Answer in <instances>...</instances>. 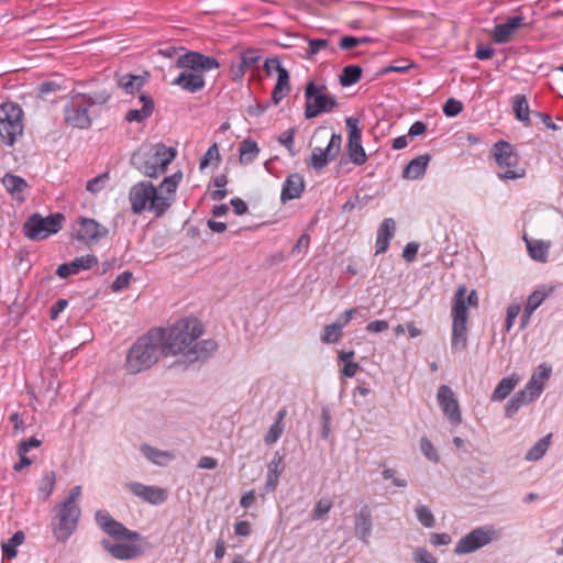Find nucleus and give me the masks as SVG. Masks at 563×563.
Returning a JSON list of instances; mask_svg holds the SVG:
<instances>
[{"label": "nucleus", "instance_id": "f257e3e1", "mask_svg": "<svg viewBox=\"0 0 563 563\" xmlns=\"http://www.w3.org/2000/svg\"><path fill=\"white\" fill-rule=\"evenodd\" d=\"M165 357H181L195 362L216 351L212 340H200L203 325L197 318H184L167 328L153 329Z\"/></svg>", "mask_w": 563, "mask_h": 563}, {"label": "nucleus", "instance_id": "f03ea898", "mask_svg": "<svg viewBox=\"0 0 563 563\" xmlns=\"http://www.w3.org/2000/svg\"><path fill=\"white\" fill-rule=\"evenodd\" d=\"M183 177V172L177 170L165 177L157 187L151 181H140L133 185L129 191L132 211L137 214L148 212L155 218L164 216L175 201L176 191Z\"/></svg>", "mask_w": 563, "mask_h": 563}, {"label": "nucleus", "instance_id": "7ed1b4c3", "mask_svg": "<svg viewBox=\"0 0 563 563\" xmlns=\"http://www.w3.org/2000/svg\"><path fill=\"white\" fill-rule=\"evenodd\" d=\"M96 521L106 533L117 539L102 541L104 550L114 559L129 561L136 559L144 553V547L141 543V536L115 521L108 511H97Z\"/></svg>", "mask_w": 563, "mask_h": 563}, {"label": "nucleus", "instance_id": "20e7f679", "mask_svg": "<svg viewBox=\"0 0 563 563\" xmlns=\"http://www.w3.org/2000/svg\"><path fill=\"white\" fill-rule=\"evenodd\" d=\"M219 62L211 56L199 52H186L176 58L175 67L184 69L172 80V85L180 87L184 91L195 93L206 86L205 71L219 68Z\"/></svg>", "mask_w": 563, "mask_h": 563}, {"label": "nucleus", "instance_id": "39448f33", "mask_svg": "<svg viewBox=\"0 0 563 563\" xmlns=\"http://www.w3.org/2000/svg\"><path fill=\"white\" fill-rule=\"evenodd\" d=\"M174 147L162 143L142 145L132 156L135 167L150 178H157L167 170L168 165L176 157Z\"/></svg>", "mask_w": 563, "mask_h": 563}, {"label": "nucleus", "instance_id": "423d86ee", "mask_svg": "<svg viewBox=\"0 0 563 563\" xmlns=\"http://www.w3.org/2000/svg\"><path fill=\"white\" fill-rule=\"evenodd\" d=\"M162 356L158 336L153 330L141 336L129 350L125 360V371L129 374H139L151 368Z\"/></svg>", "mask_w": 563, "mask_h": 563}, {"label": "nucleus", "instance_id": "0eeeda50", "mask_svg": "<svg viewBox=\"0 0 563 563\" xmlns=\"http://www.w3.org/2000/svg\"><path fill=\"white\" fill-rule=\"evenodd\" d=\"M477 306V296L474 290L466 295V287H459L452 307V339L451 349L460 352L467 346L468 309Z\"/></svg>", "mask_w": 563, "mask_h": 563}, {"label": "nucleus", "instance_id": "6e6552de", "mask_svg": "<svg viewBox=\"0 0 563 563\" xmlns=\"http://www.w3.org/2000/svg\"><path fill=\"white\" fill-rule=\"evenodd\" d=\"M81 496V486H74L68 497L59 505L53 527L54 536L58 541L65 542L76 530L80 517L78 501Z\"/></svg>", "mask_w": 563, "mask_h": 563}, {"label": "nucleus", "instance_id": "1a4fd4ad", "mask_svg": "<svg viewBox=\"0 0 563 563\" xmlns=\"http://www.w3.org/2000/svg\"><path fill=\"white\" fill-rule=\"evenodd\" d=\"M492 155L497 164V175L501 179L515 180L526 176V167L521 164L514 145L498 141L492 147Z\"/></svg>", "mask_w": 563, "mask_h": 563}, {"label": "nucleus", "instance_id": "9d476101", "mask_svg": "<svg viewBox=\"0 0 563 563\" xmlns=\"http://www.w3.org/2000/svg\"><path fill=\"white\" fill-rule=\"evenodd\" d=\"M498 537V530L494 526L477 527L456 542L454 553L457 555L473 553L497 540Z\"/></svg>", "mask_w": 563, "mask_h": 563}, {"label": "nucleus", "instance_id": "9b49d317", "mask_svg": "<svg viewBox=\"0 0 563 563\" xmlns=\"http://www.w3.org/2000/svg\"><path fill=\"white\" fill-rule=\"evenodd\" d=\"M63 220L59 213L46 218L34 214L24 224V233L31 240L46 239L60 230Z\"/></svg>", "mask_w": 563, "mask_h": 563}, {"label": "nucleus", "instance_id": "f8f14e48", "mask_svg": "<svg viewBox=\"0 0 563 563\" xmlns=\"http://www.w3.org/2000/svg\"><path fill=\"white\" fill-rule=\"evenodd\" d=\"M151 79L150 71L141 74H124L117 79L118 86L128 95H137L139 101L143 106H154V99L151 93L144 89Z\"/></svg>", "mask_w": 563, "mask_h": 563}, {"label": "nucleus", "instance_id": "ddd939ff", "mask_svg": "<svg viewBox=\"0 0 563 563\" xmlns=\"http://www.w3.org/2000/svg\"><path fill=\"white\" fill-rule=\"evenodd\" d=\"M23 133L22 108H0V136L13 145L16 137Z\"/></svg>", "mask_w": 563, "mask_h": 563}, {"label": "nucleus", "instance_id": "4468645a", "mask_svg": "<svg viewBox=\"0 0 563 563\" xmlns=\"http://www.w3.org/2000/svg\"><path fill=\"white\" fill-rule=\"evenodd\" d=\"M553 373L552 365L543 362L539 364L531 373L527 384L521 389L523 397L534 402L545 389Z\"/></svg>", "mask_w": 563, "mask_h": 563}, {"label": "nucleus", "instance_id": "2eb2a0df", "mask_svg": "<svg viewBox=\"0 0 563 563\" xmlns=\"http://www.w3.org/2000/svg\"><path fill=\"white\" fill-rule=\"evenodd\" d=\"M438 405L450 424L456 427L462 423V412L459 399L448 385L439 386L437 390Z\"/></svg>", "mask_w": 563, "mask_h": 563}, {"label": "nucleus", "instance_id": "dca6fc26", "mask_svg": "<svg viewBox=\"0 0 563 563\" xmlns=\"http://www.w3.org/2000/svg\"><path fill=\"white\" fill-rule=\"evenodd\" d=\"M267 75L277 73L276 85L272 92V100L279 103L290 92L289 71L280 64L277 57L267 58L264 63Z\"/></svg>", "mask_w": 563, "mask_h": 563}, {"label": "nucleus", "instance_id": "f3484780", "mask_svg": "<svg viewBox=\"0 0 563 563\" xmlns=\"http://www.w3.org/2000/svg\"><path fill=\"white\" fill-rule=\"evenodd\" d=\"M358 123V119L356 118L351 117L346 119V128L349 131L347 155L353 164L361 166L366 163L367 155L362 145V130Z\"/></svg>", "mask_w": 563, "mask_h": 563}, {"label": "nucleus", "instance_id": "a211bd4d", "mask_svg": "<svg viewBox=\"0 0 563 563\" xmlns=\"http://www.w3.org/2000/svg\"><path fill=\"white\" fill-rule=\"evenodd\" d=\"M74 235L84 243H92L108 234V229L93 219L80 218L73 225Z\"/></svg>", "mask_w": 563, "mask_h": 563}, {"label": "nucleus", "instance_id": "6ab92c4d", "mask_svg": "<svg viewBox=\"0 0 563 563\" xmlns=\"http://www.w3.org/2000/svg\"><path fill=\"white\" fill-rule=\"evenodd\" d=\"M305 106H338L336 99L328 87L316 80H310L305 87Z\"/></svg>", "mask_w": 563, "mask_h": 563}, {"label": "nucleus", "instance_id": "aec40b11", "mask_svg": "<svg viewBox=\"0 0 563 563\" xmlns=\"http://www.w3.org/2000/svg\"><path fill=\"white\" fill-rule=\"evenodd\" d=\"M357 309L344 311L334 322L325 325L322 330L320 340L325 344H332L340 341L343 329L354 318Z\"/></svg>", "mask_w": 563, "mask_h": 563}, {"label": "nucleus", "instance_id": "412c9836", "mask_svg": "<svg viewBox=\"0 0 563 563\" xmlns=\"http://www.w3.org/2000/svg\"><path fill=\"white\" fill-rule=\"evenodd\" d=\"M128 488L132 494L152 505L163 504L168 497L167 490L158 486L133 482L128 484Z\"/></svg>", "mask_w": 563, "mask_h": 563}, {"label": "nucleus", "instance_id": "4be33fe9", "mask_svg": "<svg viewBox=\"0 0 563 563\" xmlns=\"http://www.w3.org/2000/svg\"><path fill=\"white\" fill-rule=\"evenodd\" d=\"M342 139L338 134H332L325 150L317 147L312 151L310 164L316 169H321L332 161L340 152Z\"/></svg>", "mask_w": 563, "mask_h": 563}, {"label": "nucleus", "instance_id": "5701e85b", "mask_svg": "<svg viewBox=\"0 0 563 563\" xmlns=\"http://www.w3.org/2000/svg\"><path fill=\"white\" fill-rule=\"evenodd\" d=\"M71 81L66 78L58 77L56 79L47 80L38 86V93L43 98L51 93L56 95L53 99H43L45 102H57L58 99L66 97L69 93Z\"/></svg>", "mask_w": 563, "mask_h": 563}, {"label": "nucleus", "instance_id": "b1692460", "mask_svg": "<svg viewBox=\"0 0 563 563\" xmlns=\"http://www.w3.org/2000/svg\"><path fill=\"white\" fill-rule=\"evenodd\" d=\"M1 183L12 199L20 202L25 200L30 186L24 178L8 173L2 177Z\"/></svg>", "mask_w": 563, "mask_h": 563}, {"label": "nucleus", "instance_id": "393cba45", "mask_svg": "<svg viewBox=\"0 0 563 563\" xmlns=\"http://www.w3.org/2000/svg\"><path fill=\"white\" fill-rule=\"evenodd\" d=\"M525 18L522 15H515L509 18L505 23L496 24L493 30V38L498 44L507 43L511 34L523 25Z\"/></svg>", "mask_w": 563, "mask_h": 563}, {"label": "nucleus", "instance_id": "a878e982", "mask_svg": "<svg viewBox=\"0 0 563 563\" xmlns=\"http://www.w3.org/2000/svg\"><path fill=\"white\" fill-rule=\"evenodd\" d=\"M98 263L95 255L88 254L85 256L76 257L74 261L67 264H63L57 268V275L62 278H66L70 275L78 274L81 271L91 268Z\"/></svg>", "mask_w": 563, "mask_h": 563}, {"label": "nucleus", "instance_id": "bb28decb", "mask_svg": "<svg viewBox=\"0 0 563 563\" xmlns=\"http://www.w3.org/2000/svg\"><path fill=\"white\" fill-rule=\"evenodd\" d=\"M396 223L394 219L386 218L380 223L375 242V254H383L387 251L390 240L394 238Z\"/></svg>", "mask_w": 563, "mask_h": 563}, {"label": "nucleus", "instance_id": "cd10ccee", "mask_svg": "<svg viewBox=\"0 0 563 563\" xmlns=\"http://www.w3.org/2000/svg\"><path fill=\"white\" fill-rule=\"evenodd\" d=\"M140 452L148 461L159 466H165L175 459V454L173 451L161 450L150 444H142L140 446Z\"/></svg>", "mask_w": 563, "mask_h": 563}, {"label": "nucleus", "instance_id": "c85d7f7f", "mask_svg": "<svg viewBox=\"0 0 563 563\" xmlns=\"http://www.w3.org/2000/svg\"><path fill=\"white\" fill-rule=\"evenodd\" d=\"M430 162V156L428 154L420 155L413 159H411L406 168L402 172V177L409 180H416L423 177L426 174L427 167Z\"/></svg>", "mask_w": 563, "mask_h": 563}, {"label": "nucleus", "instance_id": "c756f323", "mask_svg": "<svg viewBox=\"0 0 563 563\" xmlns=\"http://www.w3.org/2000/svg\"><path fill=\"white\" fill-rule=\"evenodd\" d=\"M305 188L303 178L299 174H292L287 177L282 190V200H292L298 198Z\"/></svg>", "mask_w": 563, "mask_h": 563}, {"label": "nucleus", "instance_id": "7c9ffc66", "mask_svg": "<svg viewBox=\"0 0 563 563\" xmlns=\"http://www.w3.org/2000/svg\"><path fill=\"white\" fill-rule=\"evenodd\" d=\"M519 380L520 377L517 374H511L507 377H504L493 390L490 395L492 401H503L506 399L516 388Z\"/></svg>", "mask_w": 563, "mask_h": 563}, {"label": "nucleus", "instance_id": "2f4dec72", "mask_svg": "<svg viewBox=\"0 0 563 563\" xmlns=\"http://www.w3.org/2000/svg\"><path fill=\"white\" fill-rule=\"evenodd\" d=\"M65 120L69 125L79 129H87L91 124L87 108H66Z\"/></svg>", "mask_w": 563, "mask_h": 563}, {"label": "nucleus", "instance_id": "473e14b6", "mask_svg": "<svg viewBox=\"0 0 563 563\" xmlns=\"http://www.w3.org/2000/svg\"><path fill=\"white\" fill-rule=\"evenodd\" d=\"M372 533V519L368 510L362 509L355 517V536L367 543Z\"/></svg>", "mask_w": 563, "mask_h": 563}, {"label": "nucleus", "instance_id": "72a5a7b5", "mask_svg": "<svg viewBox=\"0 0 563 563\" xmlns=\"http://www.w3.org/2000/svg\"><path fill=\"white\" fill-rule=\"evenodd\" d=\"M553 285H540L528 297L526 306L529 309L537 310L543 301L554 291Z\"/></svg>", "mask_w": 563, "mask_h": 563}, {"label": "nucleus", "instance_id": "f704fd0d", "mask_svg": "<svg viewBox=\"0 0 563 563\" xmlns=\"http://www.w3.org/2000/svg\"><path fill=\"white\" fill-rule=\"evenodd\" d=\"M552 434L549 433L538 440L526 453L525 460L528 462H536L541 460L548 452L551 445Z\"/></svg>", "mask_w": 563, "mask_h": 563}, {"label": "nucleus", "instance_id": "c9c22d12", "mask_svg": "<svg viewBox=\"0 0 563 563\" xmlns=\"http://www.w3.org/2000/svg\"><path fill=\"white\" fill-rule=\"evenodd\" d=\"M529 255L532 260L544 263L548 260L550 242L541 240H526Z\"/></svg>", "mask_w": 563, "mask_h": 563}, {"label": "nucleus", "instance_id": "e433bc0d", "mask_svg": "<svg viewBox=\"0 0 563 563\" xmlns=\"http://www.w3.org/2000/svg\"><path fill=\"white\" fill-rule=\"evenodd\" d=\"M240 163L242 165H249L253 163L260 154V147L257 143L251 139H245L240 144Z\"/></svg>", "mask_w": 563, "mask_h": 563}, {"label": "nucleus", "instance_id": "4c0bfd02", "mask_svg": "<svg viewBox=\"0 0 563 563\" xmlns=\"http://www.w3.org/2000/svg\"><path fill=\"white\" fill-rule=\"evenodd\" d=\"M354 354V351L339 352V361L343 365L340 373L343 377L351 378L355 376L360 369V364L353 361Z\"/></svg>", "mask_w": 563, "mask_h": 563}, {"label": "nucleus", "instance_id": "58836bf2", "mask_svg": "<svg viewBox=\"0 0 563 563\" xmlns=\"http://www.w3.org/2000/svg\"><path fill=\"white\" fill-rule=\"evenodd\" d=\"M362 76V68L358 65H347L342 69L340 75V84L349 87L356 84Z\"/></svg>", "mask_w": 563, "mask_h": 563}, {"label": "nucleus", "instance_id": "ea45409f", "mask_svg": "<svg viewBox=\"0 0 563 563\" xmlns=\"http://www.w3.org/2000/svg\"><path fill=\"white\" fill-rule=\"evenodd\" d=\"M24 541V533L22 531L15 532L8 541L2 543L3 556L12 560L16 556V548Z\"/></svg>", "mask_w": 563, "mask_h": 563}, {"label": "nucleus", "instance_id": "a19ab883", "mask_svg": "<svg viewBox=\"0 0 563 563\" xmlns=\"http://www.w3.org/2000/svg\"><path fill=\"white\" fill-rule=\"evenodd\" d=\"M285 411H279L276 417V421L271 426L269 430L265 435V442L268 445L274 444L284 432V420Z\"/></svg>", "mask_w": 563, "mask_h": 563}, {"label": "nucleus", "instance_id": "79ce46f5", "mask_svg": "<svg viewBox=\"0 0 563 563\" xmlns=\"http://www.w3.org/2000/svg\"><path fill=\"white\" fill-rule=\"evenodd\" d=\"M419 448L421 453L424 455V457L432 462V463H439L440 455L437 450V448L433 445V443L427 438L421 437L419 440Z\"/></svg>", "mask_w": 563, "mask_h": 563}, {"label": "nucleus", "instance_id": "37998d69", "mask_svg": "<svg viewBox=\"0 0 563 563\" xmlns=\"http://www.w3.org/2000/svg\"><path fill=\"white\" fill-rule=\"evenodd\" d=\"M220 162V153L217 143L212 144L200 161L199 168L205 170L210 166H217Z\"/></svg>", "mask_w": 563, "mask_h": 563}, {"label": "nucleus", "instance_id": "c03bdc74", "mask_svg": "<svg viewBox=\"0 0 563 563\" xmlns=\"http://www.w3.org/2000/svg\"><path fill=\"white\" fill-rule=\"evenodd\" d=\"M523 395V391L520 390L507 402L505 407V413L507 417L514 416L521 406L532 404V401L528 400Z\"/></svg>", "mask_w": 563, "mask_h": 563}, {"label": "nucleus", "instance_id": "a18cd8bd", "mask_svg": "<svg viewBox=\"0 0 563 563\" xmlns=\"http://www.w3.org/2000/svg\"><path fill=\"white\" fill-rule=\"evenodd\" d=\"M416 516L419 522L426 528L434 527L435 519L431 510L427 506H418L416 507Z\"/></svg>", "mask_w": 563, "mask_h": 563}, {"label": "nucleus", "instance_id": "49530a36", "mask_svg": "<svg viewBox=\"0 0 563 563\" xmlns=\"http://www.w3.org/2000/svg\"><path fill=\"white\" fill-rule=\"evenodd\" d=\"M261 58L262 56L257 49L250 48L243 52L239 59L242 62L243 66L251 69L253 67H257V63Z\"/></svg>", "mask_w": 563, "mask_h": 563}, {"label": "nucleus", "instance_id": "de8ad7c7", "mask_svg": "<svg viewBox=\"0 0 563 563\" xmlns=\"http://www.w3.org/2000/svg\"><path fill=\"white\" fill-rule=\"evenodd\" d=\"M108 180V174L99 175L87 183L86 189L93 195L99 194L106 188Z\"/></svg>", "mask_w": 563, "mask_h": 563}, {"label": "nucleus", "instance_id": "09e8293b", "mask_svg": "<svg viewBox=\"0 0 563 563\" xmlns=\"http://www.w3.org/2000/svg\"><path fill=\"white\" fill-rule=\"evenodd\" d=\"M332 508V501L329 498H321L316 504L311 517L313 520L323 518Z\"/></svg>", "mask_w": 563, "mask_h": 563}, {"label": "nucleus", "instance_id": "8fccbe9b", "mask_svg": "<svg viewBox=\"0 0 563 563\" xmlns=\"http://www.w3.org/2000/svg\"><path fill=\"white\" fill-rule=\"evenodd\" d=\"M54 486L55 475L53 472H48L43 475L38 490L44 496V498H47L53 493Z\"/></svg>", "mask_w": 563, "mask_h": 563}, {"label": "nucleus", "instance_id": "3c124183", "mask_svg": "<svg viewBox=\"0 0 563 563\" xmlns=\"http://www.w3.org/2000/svg\"><path fill=\"white\" fill-rule=\"evenodd\" d=\"M520 311H521L520 303L512 302L511 305L508 306L507 311H506V321H505L506 331L511 330Z\"/></svg>", "mask_w": 563, "mask_h": 563}, {"label": "nucleus", "instance_id": "603ef678", "mask_svg": "<svg viewBox=\"0 0 563 563\" xmlns=\"http://www.w3.org/2000/svg\"><path fill=\"white\" fill-rule=\"evenodd\" d=\"M329 41L327 38H311L308 41V48L306 55L308 58H312L321 49L327 48Z\"/></svg>", "mask_w": 563, "mask_h": 563}, {"label": "nucleus", "instance_id": "864d4df0", "mask_svg": "<svg viewBox=\"0 0 563 563\" xmlns=\"http://www.w3.org/2000/svg\"><path fill=\"white\" fill-rule=\"evenodd\" d=\"M151 115V108L132 109L125 114V120L129 122H142Z\"/></svg>", "mask_w": 563, "mask_h": 563}, {"label": "nucleus", "instance_id": "5fc2aeb1", "mask_svg": "<svg viewBox=\"0 0 563 563\" xmlns=\"http://www.w3.org/2000/svg\"><path fill=\"white\" fill-rule=\"evenodd\" d=\"M413 560L417 563H438V559L423 548H417L413 551Z\"/></svg>", "mask_w": 563, "mask_h": 563}, {"label": "nucleus", "instance_id": "6e6d98bb", "mask_svg": "<svg viewBox=\"0 0 563 563\" xmlns=\"http://www.w3.org/2000/svg\"><path fill=\"white\" fill-rule=\"evenodd\" d=\"M132 273L130 272H123L122 274H120L112 283V290L113 291H121L123 289H125L131 280H132Z\"/></svg>", "mask_w": 563, "mask_h": 563}, {"label": "nucleus", "instance_id": "4d7b16f0", "mask_svg": "<svg viewBox=\"0 0 563 563\" xmlns=\"http://www.w3.org/2000/svg\"><path fill=\"white\" fill-rule=\"evenodd\" d=\"M294 136H295L294 130H287V131L283 132L278 137L279 143L283 144L288 150V152L291 156L296 155V151L294 147Z\"/></svg>", "mask_w": 563, "mask_h": 563}, {"label": "nucleus", "instance_id": "13d9d810", "mask_svg": "<svg viewBox=\"0 0 563 563\" xmlns=\"http://www.w3.org/2000/svg\"><path fill=\"white\" fill-rule=\"evenodd\" d=\"M186 48L183 46H174V45H167L163 48L158 49V54L166 57V58H174L177 57L184 53H186Z\"/></svg>", "mask_w": 563, "mask_h": 563}, {"label": "nucleus", "instance_id": "bf43d9fd", "mask_svg": "<svg viewBox=\"0 0 563 563\" xmlns=\"http://www.w3.org/2000/svg\"><path fill=\"white\" fill-rule=\"evenodd\" d=\"M384 479H390L396 487H406L407 479L404 477H398L396 475V471L393 468H385L382 473Z\"/></svg>", "mask_w": 563, "mask_h": 563}, {"label": "nucleus", "instance_id": "052dcab7", "mask_svg": "<svg viewBox=\"0 0 563 563\" xmlns=\"http://www.w3.org/2000/svg\"><path fill=\"white\" fill-rule=\"evenodd\" d=\"M246 67L242 65V62L239 59L236 63H232L230 68V77L234 81H241L245 75Z\"/></svg>", "mask_w": 563, "mask_h": 563}, {"label": "nucleus", "instance_id": "680f3d73", "mask_svg": "<svg viewBox=\"0 0 563 563\" xmlns=\"http://www.w3.org/2000/svg\"><path fill=\"white\" fill-rule=\"evenodd\" d=\"M452 539L449 533L442 532V533H431L430 536V542L434 547L439 545H446L451 543Z\"/></svg>", "mask_w": 563, "mask_h": 563}, {"label": "nucleus", "instance_id": "e2e57ef3", "mask_svg": "<svg viewBox=\"0 0 563 563\" xmlns=\"http://www.w3.org/2000/svg\"><path fill=\"white\" fill-rule=\"evenodd\" d=\"M389 324L385 320H375L366 325V330L372 333H380L388 329Z\"/></svg>", "mask_w": 563, "mask_h": 563}, {"label": "nucleus", "instance_id": "0e129e2a", "mask_svg": "<svg viewBox=\"0 0 563 563\" xmlns=\"http://www.w3.org/2000/svg\"><path fill=\"white\" fill-rule=\"evenodd\" d=\"M358 45H360V41H357L356 36H352V35H345V36L341 37L340 43H339V46L342 49H351Z\"/></svg>", "mask_w": 563, "mask_h": 563}, {"label": "nucleus", "instance_id": "69168bd1", "mask_svg": "<svg viewBox=\"0 0 563 563\" xmlns=\"http://www.w3.org/2000/svg\"><path fill=\"white\" fill-rule=\"evenodd\" d=\"M418 244L413 243V242H410L408 243L405 249H404V252H402V257L407 261V262H411L415 260L417 253H418Z\"/></svg>", "mask_w": 563, "mask_h": 563}, {"label": "nucleus", "instance_id": "338daca9", "mask_svg": "<svg viewBox=\"0 0 563 563\" xmlns=\"http://www.w3.org/2000/svg\"><path fill=\"white\" fill-rule=\"evenodd\" d=\"M494 55V49L490 46H478L475 52V57L479 60H486Z\"/></svg>", "mask_w": 563, "mask_h": 563}, {"label": "nucleus", "instance_id": "774afa93", "mask_svg": "<svg viewBox=\"0 0 563 563\" xmlns=\"http://www.w3.org/2000/svg\"><path fill=\"white\" fill-rule=\"evenodd\" d=\"M251 525L247 521H238L234 526V532L238 536L246 537L251 533Z\"/></svg>", "mask_w": 563, "mask_h": 563}]
</instances>
